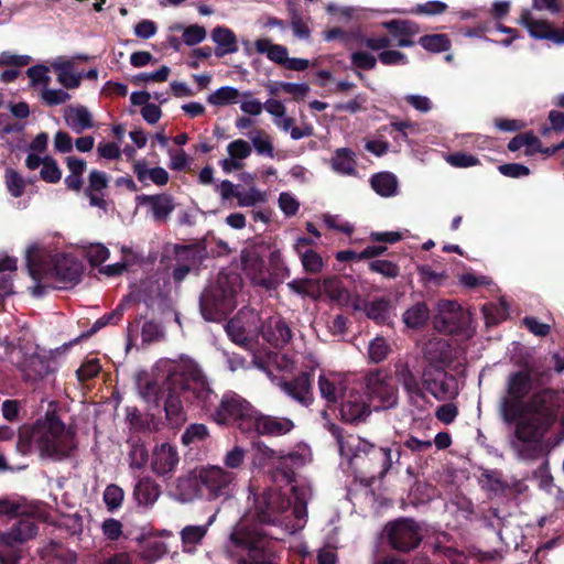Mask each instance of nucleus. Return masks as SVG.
I'll return each instance as SVG.
<instances>
[{
    "label": "nucleus",
    "instance_id": "24",
    "mask_svg": "<svg viewBox=\"0 0 564 564\" xmlns=\"http://www.w3.org/2000/svg\"><path fill=\"white\" fill-rule=\"evenodd\" d=\"M318 389L327 403L335 404L345 397L346 376L340 372L323 371L318 377Z\"/></svg>",
    "mask_w": 564,
    "mask_h": 564
},
{
    "label": "nucleus",
    "instance_id": "40",
    "mask_svg": "<svg viewBox=\"0 0 564 564\" xmlns=\"http://www.w3.org/2000/svg\"><path fill=\"white\" fill-rule=\"evenodd\" d=\"M138 301H144L147 302V297L143 296L141 294V292L139 291H132L130 292L129 295H127L121 302L120 304L117 306V308L110 313V314H106L104 315L101 318H99L95 324H94V329H99L101 328L102 326L105 325H108V324H117L122 315H123V312L134 302H138Z\"/></svg>",
    "mask_w": 564,
    "mask_h": 564
},
{
    "label": "nucleus",
    "instance_id": "23",
    "mask_svg": "<svg viewBox=\"0 0 564 564\" xmlns=\"http://www.w3.org/2000/svg\"><path fill=\"white\" fill-rule=\"evenodd\" d=\"M317 297L323 291L332 301L341 306L351 307L355 311L361 310V300L359 296H352L343 282L337 278L325 279L322 283L316 282Z\"/></svg>",
    "mask_w": 564,
    "mask_h": 564
},
{
    "label": "nucleus",
    "instance_id": "50",
    "mask_svg": "<svg viewBox=\"0 0 564 564\" xmlns=\"http://www.w3.org/2000/svg\"><path fill=\"white\" fill-rule=\"evenodd\" d=\"M246 458L247 449L243 446L236 444L225 452L223 456V467L236 473L243 467Z\"/></svg>",
    "mask_w": 564,
    "mask_h": 564
},
{
    "label": "nucleus",
    "instance_id": "5",
    "mask_svg": "<svg viewBox=\"0 0 564 564\" xmlns=\"http://www.w3.org/2000/svg\"><path fill=\"white\" fill-rule=\"evenodd\" d=\"M294 505L284 495L268 489L259 495L253 494V517L264 524L280 528L286 534L302 530L306 524V503L312 496L307 484H295L291 488Z\"/></svg>",
    "mask_w": 564,
    "mask_h": 564
},
{
    "label": "nucleus",
    "instance_id": "4",
    "mask_svg": "<svg viewBox=\"0 0 564 564\" xmlns=\"http://www.w3.org/2000/svg\"><path fill=\"white\" fill-rule=\"evenodd\" d=\"M76 430L66 425L54 414H46L32 426L20 431L17 451L26 455L33 449L42 458L61 462L69 458L77 451Z\"/></svg>",
    "mask_w": 564,
    "mask_h": 564
},
{
    "label": "nucleus",
    "instance_id": "59",
    "mask_svg": "<svg viewBox=\"0 0 564 564\" xmlns=\"http://www.w3.org/2000/svg\"><path fill=\"white\" fill-rule=\"evenodd\" d=\"M41 99L47 106H58L70 100L72 96L64 89L50 88L48 86L41 89Z\"/></svg>",
    "mask_w": 564,
    "mask_h": 564
},
{
    "label": "nucleus",
    "instance_id": "48",
    "mask_svg": "<svg viewBox=\"0 0 564 564\" xmlns=\"http://www.w3.org/2000/svg\"><path fill=\"white\" fill-rule=\"evenodd\" d=\"M481 312L487 326H495L507 319L509 315L508 305L505 301L484 304Z\"/></svg>",
    "mask_w": 564,
    "mask_h": 564
},
{
    "label": "nucleus",
    "instance_id": "21",
    "mask_svg": "<svg viewBox=\"0 0 564 564\" xmlns=\"http://www.w3.org/2000/svg\"><path fill=\"white\" fill-rule=\"evenodd\" d=\"M294 426V422L289 417L264 415L257 411L251 423L250 433L253 432L267 436H282L290 433Z\"/></svg>",
    "mask_w": 564,
    "mask_h": 564
},
{
    "label": "nucleus",
    "instance_id": "18",
    "mask_svg": "<svg viewBox=\"0 0 564 564\" xmlns=\"http://www.w3.org/2000/svg\"><path fill=\"white\" fill-rule=\"evenodd\" d=\"M391 546L399 551L416 547L422 539L420 527L411 519H399L386 527Z\"/></svg>",
    "mask_w": 564,
    "mask_h": 564
},
{
    "label": "nucleus",
    "instance_id": "58",
    "mask_svg": "<svg viewBox=\"0 0 564 564\" xmlns=\"http://www.w3.org/2000/svg\"><path fill=\"white\" fill-rule=\"evenodd\" d=\"M399 380L401 381L411 400L423 397L417 379L408 367H404L400 370Z\"/></svg>",
    "mask_w": 564,
    "mask_h": 564
},
{
    "label": "nucleus",
    "instance_id": "54",
    "mask_svg": "<svg viewBox=\"0 0 564 564\" xmlns=\"http://www.w3.org/2000/svg\"><path fill=\"white\" fill-rule=\"evenodd\" d=\"M429 319V308L424 303H417L406 310L403 314V322L408 327L419 328Z\"/></svg>",
    "mask_w": 564,
    "mask_h": 564
},
{
    "label": "nucleus",
    "instance_id": "11",
    "mask_svg": "<svg viewBox=\"0 0 564 564\" xmlns=\"http://www.w3.org/2000/svg\"><path fill=\"white\" fill-rule=\"evenodd\" d=\"M434 327L442 333L458 334L470 338L475 333L471 315L455 301L442 300L437 304Z\"/></svg>",
    "mask_w": 564,
    "mask_h": 564
},
{
    "label": "nucleus",
    "instance_id": "14",
    "mask_svg": "<svg viewBox=\"0 0 564 564\" xmlns=\"http://www.w3.org/2000/svg\"><path fill=\"white\" fill-rule=\"evenodd\" d=\"M0 359L17 366L29 380H36L42 376L44 370L42 359L34 351H26L24 347H17L1 339Z\"/></svg>",
    "mask_w": 564,
    "mask_h": 564
},
{
    "label": "nucleus",
    "instance_id": "60",
    "mask_svg": "<svg viewBox=\"0 0 564 564\" xmlns=\"http://www.w3.org/2000/svg\"><path fill=\"white\" fill-rule=\"evenodd\" d=\"M420 44L427 51L438 53L448 50L451 43L445 34H432L422 36Z\"/></svg>",
    "mask_w": 564,
    "mask_h": 564
},
{
    "label": "nucleus",
    "instance_id": "37",
    "mask_svg": "<svg viewBox=\"0 0 564 564\" xmlns=\"http://www.w3.org/2000/svg\"><path fill=\"white\" fill-rule=\"evenodd\" d=\"M332 170L344 176H357V159L354 151L348 148H339L330 159Z\"/></svg>",
    "mask_w": 564,
    "mask_h": 564
},
{
    "label": "nucleus",
    "instance_id": "15",
    "mask_svg": "<svg viewBox=\"0 0 564 564\" xmlns=\"http://www.w3.org/2000/svg\"><path fill=\"white\" fill-rule=\"evenodd\" d=\"M230 339L241 346H249L261 335V318L254 310H241L226 325Z\"/></svg>",
    "mask_w": 564,
    "mask_h": 564
},
{
    "label": "nucleus",
    "instance_id": "56",
    "mask_svg": "<svg viewBox=\"0 0 564 564\" xmlns=\"http://www.w3.org/2000/svg\"><path fill=\"white\" fill-rule=\"evenodd\" d=\"M239 207H251L267 202V194L256 187L243 189L237 193Z\"/></svg>",
    "mask_w": 564,
    "mask_h": 564
},
{
    "label": "nucleus",
    "instance_id": "47",
    "mask_svg": "<svg viewBox=\"0 0 564 564\" xmlns=\"http://www.w3.org/2000/svg\"><path fill=\"white\" fill-rule=\"evenodd\" d=\"M150 455L148 448L140 440H131L129 442L128 462L132 469H143L150 464Z\"/></svg>",
    "mask_w": 564,
    "mask_h": 564
},
{
    "label": "nucleus",
    "instance_id": "20",
    "mask_svg": "<svg viewBox=\"0 0 564 564\" xmlns=\"http://www.w3.org/2000/svg\"><path fill=\"white\" fill-rule=\"evenodd\" d=\"M264 110L272 116L274 126L283 132H290L293 140H300L313 134V128L311 126L303 128L294 126V118L286 115V108L280 100L268 99L264 102Z\"/></svg>",
    "mask_w": 564,
    "mask_h": 564
},
{
    "label": "nucleus",
    "instance_id": "28",
    "mask_svg": "<svg viewBox=\"0 0 564 564\" xmlns=\"http://www.w3.org/2000/svg\"><path fill=\"white\" fill-rule=\"evenodd\" d=\"M51 66L56 73L58 84L65 89H77L80 86L84 74L75 70L73 59L58 56L52 61Z\"/></svg>",
    "mask_w": 564,
    "mask_h": 564
},
{
    "label": "nucleus",
    "instance_id": "63",
    "mask_svg": "<svg viewBox=\"0 0 564 564\" xmlns=\"http://www.w3.org/2000/svg\"><path fill=\"white\" fill-rule=\"evenodd\" d=\"M32 86L39 87L40 89L46 87L51 83V77L48 75V68L44 65H35L28 69L26 72Z\"/></svg>",
    "mask_w": 564,
    "mask_h": 564
},
{
    "label": "nucleus",
    "instance_id": "32",
    "mask_svg": "<svg viewBox=\"0 0 564 564\" xmlns=\"http://www.w3.org/2000/svg\"><path fill=\"white\" fill-rule=\"evenodd\" d=\"M282 452L274 451L263 442H254L252 445L251 465L254 468L275 467L280 470V460Z\"/></svg>",
    "mask_w": 564,
    "mask_h": 564
},
{
    "label": "nucleus",
    "instance_id": "25",
    "mask_svg": "<svg viewBox=\"0 0 564 564\" xmlns=\"http://www.w3.org/2000/svg\"><path fill=\"white\" fill-rule=\"evenodd\" d=\"M108 175L105 172L93 170L88 176V184L84 191L89 199V205L107 212L106 189L108 187Z\"/></svg>",
    "mask_w": 564,
    "mask_h": 564
},
{
    "label": "nucleus",
    "instance_id": "33",
    "mask_svg": "<svg viewBox=\"0 0 564 564\" xmlns=\"http://www.w3.org/2000/svg\"><path fill=\"white\" fill-rule=\"evenodd\" d=\"M216 516L214 514L208 519L207 523L205 524L186 525L181 530L180 535L184 552L193 553L196 551L197 546L202 544Z\"/></svg>",
    "mask_w": 564,
    "mask_h": 564
},
{
    "label": "nucleus",
    "instance_id": "30",
    "mask_svg": "<svg viewBox=\"0 0 564 564\" xmlns=\"http://www.w3.org/2000/svg\"><path fill=\"white\" fill-rule=\"evenodd\" d=\"M340 416L346 422H359L370 414V406L367 404L359 392H350L341 399Z\"/></svg>",
    "mask_w": 564,
    "mask_h": 564
},
{
    "label": "nucleus",
    "instance_id": "62",
    "mask_svg": "<svg viewBox=\"0 0 564 564\" xmlns=\"http://www.w3.org/2000/svg\"><path fill=\"white\" fill-rule=\"evenodd\" d=\"M306 272L318 273L324 267L323 258L314 250L307 249L299 256Z\"/></svg>",
    "mask_w": 564,
    "mask_h": 564
},
{
    "label": "nucleus",
    "instance_id": "8",
    "mask_svg": "<svg viewBox=\"0 0 564 564\" xmlns=\"http://www.w3.org/2000/svg\"><path fill=\"white\" fill-rule=\"evenodd\" d=\"M424 355L432 364L423 372L425 388L437 400L454 399L458 394L456 379L437 366V364H444L448 358L447 343L444 339L430 340Z\"/></svg>",
    "mask_w": 564,
    "mask_h": 564
},
{
    "label": "nucleus",
    "instance_id": "55",
    "mask_svg": "<svg viewBox=\"0 0 564 564\" xmlns=\"http://www.w3.org/2000/svg\"><path fill=\"white\" fill-rule=\"evenodd\" d=\"M361 310L377 323H384L389 318V304L384 300H377L365 305L361 303Z\"/></svg>",
    "mask_w": 564,
    "mask_h": 564
},
{
    "label": "nucleus",
    "instance_id": "7",
    "mask_svg": "<svg viewBox=\"0 0 564 564\" xmlns=\"http://www.w3.org/2000/svg\"><path fill=\"white\" fill-rule=\"evenodd\" d=\"M332 433L337 440L340 455L350 464L354 460H362L364 464L366 458L378 463V467L371 470V478L384 477L393 464L400 459V451H397L394 459L392 449L389 447H376L359 436L343 435L337 426H332Z\"/></svg>",
    "mask_w": 564,
    "mask_h": 564
},
{
    "label": "nucleus",
    "instance_id": "51",
    "mask_svg": "<svg viewBox=\"0 0 564 564\" xmlns=\"http://www.w3.org/2000/svg\"><path fill=\"white\" fill-rule=\"evenodd\" d=\"M46 564H75L76 554L58 544H51L44 551Z\"/></svg>",
    "mask_w": 564,
    "mask_h": 564
},
{
    "label": "nucleus",
    "instance_id": "13",
    "mask_svg": "<svg viewBox=\"0 0 564 564\" xmlns=\"http://www.w3.org/2000/svg\"><path fill=\"white\" fill-rule=\"evenodd\" d=\"M37 527L33 519L24 518L17 521L8 531L0 532V564H14L20 558L18 545L34 538Z\"/></svg>",
    "mask_w": 564,
    "mask_h": 564
},
{
    "label": "nucleus",
    "instance_id": "45",
    "mask_svg": "<svg viewBox=\"0 0 564 564\" xmlns=\"http://www.w3.org/2000/svg\"><path fill=\"white\" fill-rule=\"evenodd\" d=\"M258 53L265 54L267 57L279 65H285L288 59V48L281 44H274L269 39H259L254 42Z\"/></svg>",
    "mask_w": 564,
    "mask_h": 564
},
{
    "label": "nucleus",
    "instance_id": "22",
    "mask_svg": "<svg viewBox=\"0 0 564 564\" xmlns=\"http://www.w3.org/2000/svg\"><path fill=\"white\" fill-rule=\"evenodd\" d=\"M137 202L139 206L147 209V213L156 223H165L175 209L173 197L165 193L156 195H139L137 197Z\"/></svg>",
    "mask_w": 564,
    "mask_h": 564
},
{
    "label": "nucleus",
    "instance_id": "35",
    "mask_svg": "<svg viewBox=\"0 0 564 564\" xmlns=\"http://www.w3.org/2000/svg\"><path fill=\"white\" fill-rule=\"evenodd\" d=\"M246 519H242L231 533V540L250 551H258L264 547L262 533L257 530H248Z\"/></svg>",
    "mask_w": 564,
    "mask_h": 564
},
{
    "label": "nucleus",
    "instance_id": "3",
    "mask_svg": "<svg viewBox=\"0 0 564 564\" xmlns=\"http://www.w3.org/2000/svg\"><path fill=\"white\" fill-rule=\"evenodd\" d=\"M499 414L506 426L510 449L518 459L529 458V371L509 376L499 402Z\"/></svg>",
    "mask_w": 564,
    "mask_h": 564
},
{
    "label": "nucleus",
    "instance_id": "16",
    "mask_svg": "<svg viewBox=\"0 0 564 564\" xmlns=\"http://www.w3.org/2000/svg\"><path fill=\"white\" fill-rule=\"evenodd\" d=\"M238 283V275L219 276L217 286L206 290L200 297L202 311L205 314L206 308L210 305L217 312L225 313L234 306V296Z\"/></svg>",
    "mask_w": 564,
    "mask_h": 564
},
{
    "label": "nucleus",
    "instance_id": "52",
    "mask_svg": "<svg viewBox=\"0 0 564 564\" xmlns=\"http://www.w3.org/2000/svg\"><path fill=\"white\" fill-rule=\"evenodd\" d=\"M172 31H182L183 42L187 46H194L202 43L207 35L206 29L198 24H192L189 26H183L182 24H175L171 28Z\"/></svg>",
    "mask_w": 564,
    "mask_h": 564
},
{
    "label": "nucleus",
    "instance_id": "10",
    "mask_svg": "<svg viewBox=\"0 0 564 564\" xmlns=\"http://www.w3.org/2000/svg\"><path fill=\"white\" fill-rule=\"evenodd\" d=\"M256 412L257 410L239 394L227 392L214 413V420L218 424H230L241 432L250 433Z\"/></svg>",
    "mask_w": 564,
    "mask_h": 564
},
{
    "label": "nucleus",
    "instance_id": "57",
    "mask_svg": "<svg viewBox=\"0 0 564 564\" xmlns=\"http://www.w3.org/2000/svg\"><path fill=\"white\" fill-rule=\"evenodd\" d=\"M390 351V345L383 337H376L369 343L368 356L371 362H381L388 357Z\"/></svg>",
    "mask_w": 564,
    "mask_h": 564
},
{
    "label": "nucleus",
    "instance_id": "9",
    "mask_svg": "<svg viewBox=\"0 0 564 564\" xmlns=\"http://www.w3.org/2000/svg\"><path fill=\"white\" fill-rule=\"evenodd\" d=\"M198 477L202 480L204 496L207 501H227L235 497L238 489V475L220 465L199 466Z\"/></svg>",
    "mask_w": 564,
    "mask_h": 564
},
{
    "label": "nucleus",
    "instance_id": "27",
    "mask_svg": "<svg viewBox=\"0 0 564 564\" xmlns=\"http://www.w3.org/2000/svg\"><path fill=\"white\" fill-rule=\"evenodd\" d=\"M261 336L274 347H282L291 339V329L285 321L279 316H271L261 322Z\"/></svg>",
    "mask_w": 564,
    "mask_h": 564
},
{
    "label": "nucleus",
    "instance_id": "31",
    "mask_svg": "<svg viewBox=\"0 0 564 564\" xmlns=\"http://www.w3.org/2000/svg\"><path fill=\"white\" fill-rule=\"evenodd\" d=\"M63 118L66 126L77 134L94 128V117L88 108L83 105L65 107Z\"/></svg>",
    "mask_w": 564,
    "mask_h": 564
},
{
    "label": "nucleus",
    "instance_id": "46",
    "mask_svg": "<svg viewBox=\"0 0 564 564\" xmlns=\"http://www.w3.org/2000/svg\"><path fill=\"white\" fill-rule=\"evenodd\" d=\"M251 142V148L254 149L257 154L268 158H274V147L271 135L262 129H253L247 133Z\"/></svg>",
    "mask_w": 564,
    "mask_h": 564
},
{
    "label": "nucleus",
    "instance_id": "38",
    "mask_svg": "<svg viewBox=\"0 0 564 564\" xmlns=\"http://www.w3.org/2000/svg\"><path fill=\"white\" fill-rule=\"evenodd\" d=\"M212 40L216 43V56L223 57L238 51L237 36L225 26H217L212 32Z\"/></svg>",
    "mask_w": 564,
    "mask_h": 564
},
{
    "label": "nucleus",
    "instance_id": "36",
    "mask_svg": "<svg viewBox=\"0 0 564 564\" xmlns=\"http://www.w3.org/2000/svg\"><path fill=\"white\" fill-rule=\"evenodd\" d=\"M133 173L138 181L143 185L153 183L158 186H164L170 180L169 173L165 169L161 166L149 167L143 160L137 161L133 164Z\"/></svg>",
    "mask_w": 564,
    "mask_h": 564
},
{
    "label": "nucleus",
    "instance_id": "19",
    "mask_svg": "<svg viewBox=\"0 0 564 564\" xmlns=\"http://www.w3.org/2000/svg\"><path fill=\"white\" fill-rule=\"evenodd\" d=\"M181 457L175 445L163 442L156 444L150 455V469L159 478L167 479L176 471Z\"/></svg>",
    "mask_w": 564,
    "mask_h": 564
},
{
    "label": "nucleus",
    "instance_id": "53",
    "mask_svg": "<svg viewBox=\"0 0 564 564\" xmlns=\"http://www.w3.org/2000/svg\"><path fill=\"white\" fill-rule=\"evenodd\" d=\"M6 188L12 197H21L26 188V180L13 169L6 170L4 173Z\"/></svg>",
    "mask_w": 564,
    "mask_h": 564
},
{
    "label": "nucleus",
    "instance_id": "34",
    "mask_svg": "<svg viewBox=\"0 0 564 564\" xmlns=\"http://www.w3.org/2000/svg\"><path fill=\"white\" fill-rule=\"evenodd\" d=\"M241 261L242 270L253 283L261 284L265 281V262L257 250L242 251Z\"/></svg>",
    "mask_w": 564,
    "mask_h": 564
},
{
    "label": "nucleus",
    "instance_id": "49",
    "mask_svg": "<svg viewBox=\"0 0 564 564\" xmlns=\"http://www.w3.org/2000/svg\"><path fill=\"white\" fill-rule=\"evenodd\" d=\"M240 97V91L231 86H223L207 96V102L215 107H224L236 104Z\"/></svg>",
    "mask_w": 564,
    "mask_h": 564
},
{
    "label": "nucleus",
    "instance_id": "41",
    "mask_svg": "<svg viewBox=\"0 0 564 564\" xmlns=\"http://www.w3.org/2000/svg\"><path fill=\"white\" fill-rule=\"evenodd\" d=\"M531 37L564 44V30L554 28L551 22L531 19Z\"/></svg>",
    "mask_w": 564,
    "mask_h": 564
},
{
    "label": "nucleus",
    "instance_id": "43",
    "mask_svg": "<svg viewBox=\"0 0 564 564\" xmlns=\"http://www.w3.org/2000/svg\"><path fill=\"white\" fill-rule=\"evenodd\" d=\"M175 253L180 263L173 270V278L176 282H181L195 265L196 251L189 247H176Z\"/></svg>",
    "mask_w": 564,
    "mask_h": 564
},
{
    "label": "nucleus",
    "instance_id": "26",
    "mask_svg": "<svg viewBox=\"0 0 564 564\" xmlns=\"http://www.w3.org/2000/svg\"><path fill=\"white\" fill-rule=\"evenodd\" d=\"M278 387L290 398L308 406L313 402L312 386L310 375L302 372L292 381L279 380Z\"/></svg>",
    "mask_w": 564,
    "mask_h": 564
},
{
    "label": "nucleus",
    "instance_id": "2",
    "mask_svg": "<svg viewBox=\"0 0 564 564\" xmlns=\"http://www.w3.org/2000/svg\"><path fill=\"white\" fill-rule=\"evenodd\" d=\"M156 370L165 378L160 391L155 381H139V390L147 402L156 403L159 394L164 398V411L171 424L186 421L185 404H195L208 410L214 393L198 365L188 357L178 360L163 359L156 364Z\"/></svg>",
    "mask_w": 564,
    "mask_h": 564
},
{
    "label": "nucleus",
    "instance_id": "17",
    "mask_svg": "<svg viewBox=\"0 0 564 564\" xmlns=\"http://www.w3.org/2000/svg\"><path fill=\"white\" fill-rule=\"evenodd\" d=\"M198 475L199 467L180 475L167 486V495L181 503H189L202 498L205 499L202 480Z\"/></svg>",
    "mask_w": 564,
    "mask_h": 564
},
{
    "label": "nucleus",
    "instance_id": "44",
    "mask_svg": "<svg viewBox=\"0 0 564 564\" xmlns=\"http://www.w3.org/2000/svg\"><path fill=\"white\" fill-rule=\"evenodd\" d=\"M308 460V452L306 449L294 451L288 454L282 453L280 460V470L283 473V477L288 482L293 481L294 473L292 468H299L304 466Z\"/></svg>",
    "mask_w": 564,
    "mask_h": 564
},
{
    "label": "nucleus",
    "instance_id": "42",
    "mask_svg": "<svg viewBox=\"0 0 564 564\" xmlns=\"http://www.w3.org/2000/svg\"><path fill=\"white\" fill-rule=\"evenodd\" d=\"M372 189L382 197H391L398 194L399 182L394 174L380 172L370 178Z\"/></svg>",
    "mask_w": 564,
    "mask_h": 564
},
{
    "label": "nucleus",
    "instance_id": "1",
    "mask_svg": "<svg viewBox=\"0 0 564 564\" xmlns=\"http://www.w3.org/2000/svg\"><path fill=\"white\" fill-rule=\"evenodd\" d=\"M564 371V348L531 361V463L542 456L543 460L533 471L531 478L539 481V487L550 491L553 477L549 468V442L540 437L556 422L561 408V398L555 389L550 388L555 373Z\"/></svg>",
    "mask_w": 564,
    "mask_h": 564
},
{
    "label": "nucleus",
    "instance_id": "39",
    "mask_svg": "<svg viewBox=\"0 0 564 564\" xmlns=\"http://www.w3.org/2000/svg\"><path fill=\"white\" fill-rule=\"evenodd\" d=\"M133 495L141 506H152L160 497V487L151 477H142L134 486Z\"/></svg>",
    "mask_w": 564,
    "mask_h": 564
},
{
    "label": "nucleus",
    "instance_id": "12",
    "mask_svg": "<svg viewBox=\"0 0 564 564\" xmlns=\"http://www.w3.org/2000/svg\"><path fill=\"white\" fill-rule=\"evenodd\" d=\"M366 391L375 410H389L397 406L399 393L391 375L383 370L369 372L365 378Z\"/></svg>",
    "mask_w": 564,
    "mask_h": 564
},
{
    "label": "nucleus",
    "instance_id": "6",
    "mask_svg": "<svg viewBox=\"0 0 564 564\" xmlns=\"http://www.w3.org/2000/svg\"><path fill=\"white\" fill-rule=\"evenodd\" d=\"M26 260L30 273L35 280L53 276L62 283L75 284L83 273V264L75 257L67 253L51 254L37 243L28 248Z\"/></svg>",
    "mask_w": 564,
    "mask_h": 564
},
{
    "label": "nucleus",
    "instance_id": "64",
    "mask_svg": "<svg viewBox=\"0 0 564 564\" xmlns=\"http://www.w3.org/2000/svg\"><path fill=\"white\" fill-rule=\"evenodd\" d=\"M209 432L206 425L195 423L191 424L182 435V442L185 445L200 442L207 438Z\"/></svg>",
    "mask_w": 564,
    "mask_h": 564
},
{
    "label": "nucleus",
    "instance_id": "61",
    "mask_svg": "<svg viewBox=\"0 0 564 564\" xmlns=\"http://www.w3.org/2000/svg\"><path fill=\"white\" fill-rule=\"evenodd\" d=\"M41 178L47 183H57L62 178V171L56 162L50 155L44 156V164L40 172Z\"/></svg>",
    "mask_w": 564,
    "mask_h": 564
},
{
    "label": "nucleus",
    "instance_id": "29",
    "mask_svg": "<svg viewBox=\"0 0 564 564\" xmlns=\"http://www.w3.org/2000/svg\"><path fill=\"white\" fill-rule=\"evenodd\" d=\"M252 148L249 142L242 139H237L227 145L228 156L223 159L219 164L225 173L243 167V161L250 156Z\"/></svg>",
    "mask_w": 564,
    "mask_h": 564
}]
</instances>
